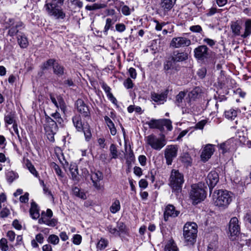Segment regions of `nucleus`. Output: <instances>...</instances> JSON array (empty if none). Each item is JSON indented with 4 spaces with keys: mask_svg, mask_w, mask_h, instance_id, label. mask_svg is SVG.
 Masks as SVG:
<instances>
[{
    "mask_svg": "<svg viewBox=\"0 0 251 251\" xmlns=\"http://www.w3.org/2000/svg\"><path fill=\"white\" fill-rule=\"evenodd\" d=\"M232 194L223 190L215 191L212 195V203L222 209H225L232 201Z\"/></svg>",
    "mask_w": 251,
    "mask_h": 251,
    "instance_id": "obj_1",
    "label": "nucleus"
},
{
    "mask_svg": "<svg viewBox=\"0 0 251 251\" xmlns=\"http://www.w3.org/2000/svg\"><path fill=\"white\" fill-rule=\"evenodd\" d=\"M184 182L183 174L176 170H173L170 177L169 185L173 192L178 193L181 191Z\"/></svg>",
    "mask_w": 251,
    "mask_h": 251,
    "instance_id": "obj_2",
    "label": "nucleus"
},
{
    "mask_svg": "<svg viewBox=\"0 0 251 251\" xmlns=\"http://www.w3.org/2000/svg\"><path fill=\"white\" fill-rule=\"evenodd\" d=\"M189 195L193 203L197 204L205 199L206 194L201 184H195L191 186Z\"/></svg>",
    "mask_w": 251,
    "mask_h": 251,
    "instance_id": "obj_3",
    "label": "nucleus"
},
{
    "mask_svg": "<svg viewBox=\"0 0 251 251\" xmlns=\"http://www.w3.org/2000/svg\"><path fill=\"white\" fill-rule=\"evenodd\" d=\"M44 8L49 16L56 19H63L65 17V13L61 8V5L46 1Z\"/></svg>",
    "mask_w": 251,
    "mask_h": 251,
    "instance_id": "obj_4",
    "label": "nucleus"
},
{
    "mask_svg": "<svg viewBox=\"0 0 251 251\" xmlns=\"http://www.w3.org/2000/svg\"><path fill=\"white\" fill-rule=\"evenodd\" d=\"M197 225L195 223H187L183 227V236L185 241L193 244L196 241Z\"/></svg>",
    "mask_w": 251,
    "mask_h": 251,
    "instance_id": "obj_5",
    "label": "nucleus"
},
{
    "mask_svg": "<svg viewBox=\"0 0 251 251\" xmlns=\"http://www.w3.org/2000/svg\"><path fill=\"white\" fill-rule=\"evenodd\" d=\"M145 141L149 146L156 151H160L167 143L164 135L158 137L151 134L146 137Z\"/></svg>",
    "mask_w": 251,
    "mask_h": 251,
    "instance_id": "obj_6",
    "label": "nucleus"
},
{
    "mask_svg": "<svg viewBox=\"0 0 251 251\" xmlns=\"http://www.w3.org/2000/svg\"><path fill=\"white\" fill-rule=\"evenodd\" d=\"M202 93L201 89L199 87L194 88L192 91L188 94L187 97L186 98V107L188 110L186 112L188 113L193 112L195 108V101L199 98Z\"/></svg>",
    "mask_w": 251,
    "mask_h": 251,
    "instance_id": "obj_7",
    "label": "nucleus"
},
{
    "mask_svg": "<svg viewBox=\"0 0 251 251\" xmlns=\"http://www.w3.org/2000/svg\"><path fill=\"white\" fill-rule=\"evenodd\" d=\"M53 213L50 209H48L46 212L41 213V217L38 220V223L45 224L50 226H55L57 224L56 219L52 218Z\"/></svg>",
    "mask_w": 251,
    "mask_h": 251,
    "instance_id": "obj_8",
    "label": "nucleus"
},
{
    "mask_svg": "<svg viewBox=\"0 0 251 251\" xmlns=\"http://www.w3.org/2000/svg\"><path fill=\"white\" fill-rule=\"evenodd\" d=\"M229 236L231 240H234L240 233V228L237 218H232L228 225Z\"/></svg>",
    "mask_w": 251,
    "mask_h": 251,
    "instance_id": "obj_9",
    "label": "nucleus"
},
{
    "mask_svg": "<svg viewBox=\"0 0 251 251\" xmlns=\"http://www.w3.org/2000/svg\"><path fill=\"white\" fill-rule=\"evenodd\" d=\"M178 147L177 145H168L164 151V156L166 163L171 165L173 159L177 156Z\"/></svg>",
    "mask_w": 251,
    "mask_h": 251,
    "instance_id": "obj_10",
    "label": "nucleus"
},
{
    "mask_svg": "<svg viewBox=\"0 0 251 251\" xmlns=\"http://www.w3.org/2000/svg\"><path fill=\"white\" fill-rule=\"evenodd\" d=\"M191 44V40L185 37H177L173 38L170 43V46L175 48H179L189 46Z\"/></svg>",
    "mask_w": 251,
    "mask_h": 251,
    "instance_id": "obj_11",
    "label": "nucleus"
},
{
    "mask_svg": "<svg viewBox=\"0 0 251 251\" xmlns=\"http://www.w3.org/2000/svg\"><path fill=\"white\" fill-rule=\"evenodd\" d=\"M215 145L213 144H208L204 147L201 155V160L203 162L207 161L213 154L215 149Z\"/></svg>",
    "mask_w": 251,
    "mask_h": 251,
    "instance_id": "obj_12",
    "label": "nucleus"
},
{
    "mask_svg": "<svg viewBox=\"0 0 251 251\" xmlns=\"http://www.w3.org/2000/svg\"><path fill=\"white\" fill-rule=\"evenodd\" d=\"M91 179L93 182V186L97 190L103 189V186L100 183V181L103 179V175L101 172L96 171L92 173Z\"/></svg>",
    "mask_w": 251,
    "mask_h": 251,
    "instance_id": "obj_13",
    "label": "nucleus"
},
{
    "mask_svg": "<svg viewBox=\"0 0 251 251\" xmlns=\"http://www.w3.org/2000/svg\"><path fill=\"white\" fill-rule=\"evenodd\" d=\"M179 211L177 210L173 205L168 204L165 208L164 212V220L167 221L169 217L175 218L179 215Z\"/></svg>",
    "mask_w": 251,
    "mask_h": 251,
    "instance_id": "obj_14",
    "label": "nucleus"
},
{
    "mask_svg": "<svg viewBox=\"0 0 251 251\" xmlns=\"http://www.w3.org/2000/svg\"><path fill=\"white\" fill-rule=\"evenodd\" d=\"M219 178L217 172L215 171H211L209 173L206 179V181L209 189H213L219 181Z\"/></svg>",
    "mask_w": 251,
    "mask_h": 251,
    "instance_id": "obj_15",
    "label": "nucleus"
},
{
    "mask_svg": "<svg viewBox=\"0 0 251 251\" xmlns=\"http://www.w3.org/2000/svg\"><path fill=\"white\" fill-rule=\"evenodd\" d=\"M195 57L200 60L206 58L208 55V48L206 46L201 45L194 50Z\"/></svg>",
    "mask_w": 251,
    "mask_h": 251,
    "instance_id": "obj_16",
    "label": "nucleus"
},
{
    "mask_svg": "<svg viewBox=\"0 0 251 251\" xmlns=\"http://www.w3.org/2000/svg\"><path fill=\"white\" fill-rule=\"evenodd\" d=\"M185 96V93L183 91L180 92L176 96V103L182 109L183 113H186V110H188L186 107V100L184 98Z\"/></svg>",
    "mask_w": 251,
    "mask_h": 251,
    "instance_id": "obj_17",
    "label": "nucleus"
},
{
    "mask_svg": "<svg viewBox=\"0 0 251 251\" xmlns=\"http://www.w3.org/2000/svg\"><path fill=\"white\" fill-rule=\"evenodd\" d=\"M51 127L49 125H46L45 126V130L48 134V138L51 141H54L53 134L55 133L57 131V125L55 123L52 121H51Z\"/></svg>",
    "mask_w": 251,
    "mask_h": 251,
    "instance_id": "obj_18",
    "label": "nucleus"
},
{
    "mask_svg": "<svg viewBox=\"0 0 251 251\" xmlns=\"http://www.w3.org/2000/svg\"><path fill=\"white\" fill-rule=\"evenodd\" d=\"M76 106L77 111L84 116H87L89 114V110L87 106L84 103V101L80 99L77 100Z\"/></svg>",
    "mask_w": 251,
    "mask_h": 251,
    "instance_id": "obj_19",
    "label": "nucleus"
},
{
    "mask_svg": "<svg viewBox=\"0 0 251 251\" xmlns=\"http://www.w3.org/2000/svg\"><path fill=\"white\" fill-rule=\"evenodd\" d=\"M230 28L232 33L234 36H240L241 37V35L242 34L241 32L242 28L241 21L237 20L236 21L231 22Z\"/></svg>",
    "mask_w": 251,
    "mask_h": 251,
    "instance_id": "obj_20",
    "label": "nucleus"
},
{
    "mask_svg": "<svg viewBox=\"0 0 251 251\" xmlns=\"http://www.w3.org/2000/svg\"><path fill=\"white\" fill-rule=\"evenodd\" d=\"M50 98L51 102L54 104L55 107L57 108L60 107L61 110L64 112L65 106L62 98L60 96H57L56 98H55L52 95H50Z\"/></svg>",
    "mask_w": 251,
    "mask_h": 251,
    "instance_id": "obj_21",
    "label": "nucleus"
},
{
    "mask_svg": "<svg viewBox=\"0 0 251 251\" xmlns=\"http://www.w3.org/2000/svg\"><path fill=\"white\" fill-rule=\"evenodd\" d=\"M151 98L152 100L159 104H163L167 99V94L164 93L158 94L152 93L151 95Z\"/></svg>",
    "mask_w": 251,
    "mask_h": 251,
    "instance_id": "obj_22",
    "label": "nucleus"
},
{
    "mask_svg": "<svg viewBox=\"0 0 251 251\" xmlns=\"http://www.w3.org/2000/svg\"><path fill=\"white\" fill-rule=\"evenodd\" d=\"M29 212L32 219H37L39 218V208L37 204L34 201L31 203V207Z\"/></svg>",
    "mask_w": 251,
    "mask_h": 251,
    "instance_id": "obj_23",
    "label": "nucleus"
},
{
    "mask_svg": "<svg viewBox=\"0 0 251 251\" xmlns=\"http://www.w3.org/2000/svg\"><path fill=\"white\" fill-rule=\"evenodd\" d=\"M176 0H161L160 6L165 11L171 9L176 3Z\"/></svg>",
    "mask_w": 251,
    "mask_h": 251,
    "instance_id": "obj_24",
    "label": "nucleus"
},
{
    "mask_svg": "<svg viewBox=\"0 0 251 251\" xmlns=\"http://www.w3.org/2000/svg\"><path fill=\"white\" fill-rule=\"evenodd\" d=\"M44 237L42 234L38 233L36 235L35 239H33L31 241V245L32 248H37L39 247L38 243L42 244L44 243Z\"/></svg>",
    "mask_w": 251,
    "mask_h": 251,
    "instance_id": "obj_25",
    "label": "nucleus"
},
{
    "mask_svg": "<svg viewBox=\"0 0 251 251\" xmlns=\"http://www.w3.org/2000/svg\"><path fill=\"white\" fill-rule=\"evenodd\" d=\"M251 34V19H247L245 23V29L241 37L246 38Z\"/></svg>",
    "mask_w": 251,
    "mask_h": 251,
    "instance_id": "obj_26",
    "label": "nucleus"
},
{
    "mask_svg": "<svg viewBox=\"0 0 251 251\" xmlns=\"http://www.w3.org/2000/svg\"><path fill=\"white\" fill-rule=\"evenodd\" d=\"M18 43L21 48H26L28 45L27 37L23 34H19L17 37Z\"/></svg>",
    "mask_w": 251,
    "mask_h": 251,
    "instance_id": "obj_27",
    "label": "nucleus"
},
{
    "mask_svg": "<svg viewBox=\"0 0 251 251\" xmlns=\"http://www.w3.org/2000/svg\"><path fill=\"white\" fill-rule=\"evenodd\" d=\"M70 171L73 180L78 181L79 180L78 168L75 164H71L70 166Z\"/></svg>",
    "mask_w": 251,
    "mask_h": 251,
    "instance_id": "obj_28",
    "label": "nucleus"
},
{
    "mask_svg": "<svg viewBox=\"0 0 251 251\" xmlns=\"http://www.w3.org/2000/svg\"><path fill=\"white\" fill-rule=\"evenodd\" d=\"M121 209L120 202L119 200L114 199L110 206L109 210L112 214H115L119 212Z\"/></svg>",
    "mask_w": 251,
    "mask_h": 251,
    "instance_id": "obj_29",
    "label": "nucleus"
},
{
    "mask_svg": "<svg viewBox=\"0 0 251 251\" xmlns=\"http://www.w3.org/2000/svg\"><path fill=\"white\" fill-rule=\"evenodd\" d=\"M148 125L151 128H157L162 131L161 119L151 120L148 122Z\"/></svg>",
    "mask_w": 251,
    "mask_h": 251,
    "instance_id": "obj_30",
    "label": "nucleus"
},
{
    "mask_svg": "<svg viewBox=\"0 0 251 251\" xmlns=\"http://www.w3.org/2000/svg\"><path fill=\"white\" fill-rule=\"evenodd\" d=\"M188 58V54L185 52H178L175 54L172 57L174 61L179 62L186 60Z\"/></svg>",
    "mask_w": 251,
    "mask_h": 251,
    "instance_id": "obj_31",
    "label": "nucleus"
},
{
    "mask_svg": "<svg viewBox=\"0 0 251 251\" xmlns=\"http://www.w3.org/2000/svg\"><path fill=\"white\" fill-rule=\"evenodd\" d=\"M178 249L174 242L172 240L168 241L166 244L164 248V251H178Z\"/></svg>",
    "mask_w": 251,
    "mask_h": 251,
    "instance_id": "obj_32",
    "label": "nucleus"
},
{
    "mask_svg": "<svg viewBox=\"0 0 251 251\" xmlns=\"http://www.w3.org/2000/svg\"><path fill=\"white\" fill-rule=\"evenodd\" d=\"M73 122L74 126L77 129L78 131H81L82 130L83 126L81 122V119L79 115H76L73 118Z\"/></svg>",
    "mask_w": 251,
    "mask_h": 251,
    "instance_id": "obj_33",
    "label": "nucleus"
},
{
    "mask_svg": "<svg viewBox=\"0 0 251 251\" xmlns=\"http://www.w3.org/2000/svg\"><path fill=\"white\" fill-rule=\"evenodd\" d=\"M6 177L7 181L9 183L12 182L14 180L19 177L18 174L13 171L8 170L6 173Z\"/></svg>",
    "mask_w": 251,
    "mask_h": 251,
    "instance_id": "obj_34",
    "label": "nucleus"
},
{
    "mask_svg": "<svg viewBox=\"0 0 251 251\" xmlns=\"http://www.w3.org/2000/svg\"><path fill=\"white\" fill-rule=\"evenodd\" d=\"M22 26V23H16L13 26H9V29L8 32V35L11 37H13L17 34L18 32L17 28Z\"/></svg>",
    "mask_w": 251,
    "mask_h": 251,
    "instance_id": "obj_35",
    "label": "nucleus"
},
{
    "mask_svg": "<svg viewBox=\"0 0 251 251\" xmlns=\"http://www.w3.org/2000/svg\"><path fill=\"white\" fill-rule=\"evenodd\" d=\"M225 115L226 118L227 119L233 120L237 115V111L234 109H230L226 111Z\"/></svg>",
    "mask_w": 251,
    "mask_h": 251,
    "instance_id": "obj_36",
    "label": "nucleus"
},
{
    "mask_svg": "<svg viewBox=\"0 0 251 251\" xmlns=\"http://www.w3.org/2000/svg\"><path fill=\"white\" fill-rule=\"evenodd\" d=\"M51 116L54 118L55 121L52 120L50 118H49L48 121V123L46 125H49L50 126H51V120L54 121L56 124V123L61 124L62 120V118L60 117V114L58 112H56L55 113L52 114Z\"/></svg>",
    "mask_w": 251,
    "mask_h": 251,
    "instance_id": "obj_37",
    "label": "nucleus"
},
{
    "mask_svg": "<svg viewBox=\"0 0 251 251\" xmlns=\"http://www.w3.org/2000/svg\"><path fill=\"white\" fill-rule=\"evenodd\" d=\"M25 165L26 168L28 169V170L29 171V172L35 177H39V174L38 172H37L36 170L35 169L34 166L32 164V163L27 160L26 161V162L25 163Z\"/></svg>",
    "mask_w": 251,
    "mask_h": 251,
    "instance_id": "obj_38",
    "label": "nucleus"
},
{
    "mask_svg": "<svg viewBox=\"0 0 251 251\" xmlns=\"http://www.w3.org/2000/svg\"><path fill=\"white\" fill-rule=\"evenodd\" d=\"M110 153L111 155V159H116L119 155V152L115 145L112 144L110 145L109 148Z\"/></svg>",
    "mask_w": 251,
    "mask_h": 251,
    "instance_id": "obj_39",
    "label": "nucleus"
},
{
    "mask_svg": "<svg viewBox=\"0 0 251 251\" xmlns=\"http://www.w3.org/2000/svg\"><path fill=\"white\" fill-rule=\"evenodd\" d=\"M161 126L162 130L164 129V127L165 126L167 129L171 131L173 129V126L172 125V122L169 119H161Z\"/></svg>",
    "mask_w": 251,
    "mask_h": 251,
    "instance_id": "obj_40",
    "label": "nucleus"
},
{
    "mask_svg": "<svg viewBox=\"0 0 251 251\" xmlns=\"http://www.w3.org/2000/svg\"><path fill=\"white\" fill-rule=\"evenodd\" d=\"M108 244V240L102 238L98 242L97 244V248L100 250H103L107 246Z\"/></svg>",
    "mask_w": 251,
    "mask_h": 251,
    "instance_id": "obj_41",
    "label": "nucleus"
},
{
    "mask_svg": "<svg viewBox=\"0 0 251 251\" xmlns=\"http://www.w3.org/2000/svg\"><path fill=\"white\" fill-rule=\"evenodd\" d=\"M53 72L58 75H61L64 73V69L58 63L56 62L53 65Z\"/></svg>",
    "mask_w": 251,
    "mask_h": 251,
    "instance_id": "obj_42",
    "label": "nucleus"
},
{
    "mask_svg": "<svg viewBox=\"0 0 251 251\" xmlns=\"http://www.w3.org/2000/svg\"><path fill=\"white\" fill-rule=\"evenodd\" d=\"M48 241L49 243L52 245H56L58 244L59 239L57 235L55 234H51L49 236Z\"/></svg>",
    "mask_w": 251,
    "mask_h": 251,
    "instance_id": "obj_43",
    "label": "nucleus"
},
{
    "mask_svg": "<svg viewBox=\"0 0 251 251\" xmlns=\"http://www.w3.org/2000/svg\"><path fill=\"white\" fill-rule=\"evenodd\" d=\"M55 63V60L52 59H49L43 64L42 68L43 70L49 69L51 67L53 68V65Z\"/></svg>",
    "mask_w": 251,
    "mask_h": 251,
    "instance_id": "obj_44",
    "label": "nucleus"
},
{
    "mask_svg": "<svg viewBox=\"0 0 251 251\" xmlns=\"http://www.w3.org/2000/svg\"><path fill=\"white\" fill-rule=\"evenodd\" d=\"M106 229L111 234L115 236H119V232H118V229L116 227L114 226L111 225H109L106 226Z\"/></svg>",
    "mask_w": 251,
    "mask_h": 251,
    "instance_id": "obj_45",
    "label": "nucleus"
},
{
    "mask_svg": "<svg viewBox=\"0 0 251 251\" xmlns=\"http://www.w3.org/2000/svg\"><path fill=\"white\" fill-rule=\"evenodd\" d=\"M73 194L77 197L82 199H85L86 198L85 194L83 192H80L79 189L77 187L73 188Z\"/></svg>",
    "mask_w": 251,
    "mask_h": 251,
    "instance_id": "obj_46",
    "label": "nucleus"
},
{
    "mask_svg": "<svg viewBox=\"0 0 251 251\" xmlns=\"http://www.w3.org/2000/svg\"><path fill=\"white\" fill-rule=\"evenodd\" d=\"M7 241L5 238H1L0 240V249L2 251H7L8 250Z\"/></svg>",
    "mask_w": 251,
    "mask_h": 251,
    "instance_id": "obj_47",
    "label": "nucleus"
},
{
    "mask_svg": "<svg viewBox=\"0 0 251 251\" xmlns=\"http://www.w3.org/2000/svg\"><path fill=\"white\" fill-rule=\"evenodd\" d=\"M117 228L118 229V232H119L118 236H121L122 234L126 233V226L123 222L118 223Z\"/></svg>",
    "mask_w": 251,
    "mask_h": 251,
    "instance_id": "obj_48",
    "label": "nucleus"
},
{
    "mask_svg": "<svg viewBox=\"0 0 251 251\" xmlns=\"http://www.w3.org/2000/svg\"><path fill=\"white\" fill-rule=\"evenodd\" d=\"M230 142V141H227L219 145V149L222 151V153L226 152L229 149V145Z\"/></svg>",
    "mask_w": 251,
    "mask_h": 251,
    "instance_id": "obj_49",
    "label": "nucleus"
},
{
    "mask_svg": "<svg viewBox=\"0 0 251 251\" xmlns=\"http://www.w3.org/2000/svg\"><path fill=\"white\" fill-rule=\"evenodd\" d=\"M113 24H114V22H112V20L111 19H106V24L104 28V32L105 33H107L108 31L110 28Z\"/></svg>",
    "mask_w": 251,
    "mask_h": 251,
    "instance_id": "obj_50",
    "label": "nucleus"
},
{
    "mask_svg": "<svg viewBox=\"0 0 251 251\" xmlns=\"http://www.w3.org/2000/svg\"><path fill=\"white\" fill-rule=\"evenodd\" d=\"M238 140L242 144L246 145L249 148H251V141L248 140L245 136H240Z\"/></svg>",
    "mask_w": 251,
    "mask_h": 251,
    "instance_id": "obj_51",
    "label": "nucleus"
},
{
    "mask_svg": "<svg viewBox=\"0 0 251 251\" xmlns=\"http://www.w3.org/2000/svg\"><path fill=\"white\" fill-rule=\"evenodd\" d=\"M82 241V237L79 234H75L73 237V243L76 245L80 244Z\"/></svg>",
    "mask_w": 251,
    "mask_h": 251,
    "instance_id": "obj_52",
    "label": "nucleus"
},
{
    "mask_svg": "<svg viewBox=\"0 0 251 251\" xmlns=\"http://www.w3.org/2000/svg\"><path fill=\"white\" fill-rule=\"evenodd\" d=\"M174 62L172 59L167 61L164 64V69L166 71H169L173 69Z\"/></svg>",
    "mask_w": 251,
    "mask_h": 251,
    "instance_id": "obj_53",
    "label": "nucleus"
},
{
    "mask_svg": "<svg viewBox=\"0 0 251 251\" xmlns=\"http://www.w3.org/2000/svg\"><path fill=\"white\" fill-rule=\"evenodd\" d=\"M4 121L6 124L9 125L14 124V116L11 114L6 115L4 117Z\"/></svg>",
    "mask_w": 251,
    "mask_h": 251,
    "instance_id": "obj_54",
    "label": "nucleus"
},
{
    "mask_svg": "<svg viewBox=\"0 0 251 251\" xmlns=\"http://www.w3.org/2000/svg\"><path fill=\"white\" fill-rule=\"evenodd\" d=\"M82 129L83 130L84 134L86 140L87 141H89L92 136L90 130L89 129V128H87L86 127L83 128Z\"/></svg>",
    "mask_w": 251,
    "mask_h": 251,
    "instance_id": "obj_55",
    "label": "nucleus"
},
{
    "mask_svg": "<svg viewBox=\"0 0 251 251\" xmlns=\"http://www.w3.org/2000/svg\"><path fill=\"white\" fill-rule=\"evenodd\" d=\"M191 31L195 33H201L202 31L201 27L200 25H192L190 27Z\"/></svg>",
    "mask_w": 251,
    "mask_h": 251,
    "instance_id": "obj_56",
    "label": "nucleus"
},
{
    "mask_svg": "<svg viewBox=\"0 0 251 251\" xmlns=\"http://www.w3.org/2000/svg\"><path fill=\"white\" fill-rule=\"evenodd\" d=\"M57 157L59 160L60 162L63 164V160H64L63 153L61 152V151L59 148H57L55 150Z\"/></svg>",
    "mask_w": 251,
    "mask_h": 251,
    "instance_id": "obj_57",
    "label": "nucleus"
},
{
    "mask_svg": "<svg viewBox=\"0 0 251 251\" xmlns=\"http://www.w3.org/2000/svg\"><path fill=\"white\" fill-rule=\"evenodd\" d=\"M124 85L126 89H130L133 87V83L131 79L128 78L124 82Z\"/></svg>",
    "mask_w": 251,
    "mask_h": 251,
    "instance_id": "obj_58",
    "label": "nucleus"
},
{
    "mask_svg": "<svg viewBox=\"0 0 251 251\" xmlns=\"http://www.w3.org/2000/svg\"><path fill=\"white\" fill-rule=\"evenodd\" d=\"M52 167H53V169L54 170L55 173L58 176H59L61 177H63L62 171L58 165H57L55 163H53L52 164Z\"/></svg>",
    "mask_w": 251,
    "mask_h": 251,
    "instance_id": "obj_59",
    "label": "nucleus"
},
{
    "mask_svg": "<svg viewBox=\"0 0 251 251\" xmlns=\"http://www.w3.org/2000/svg\"><path fill=\"white\" fill-rule=\"evenodd\" d=\"M10 213V212L9 209L7 208H4L0 212V217L2 218L7 217Z\"/></svg>",
    "mask_w": 251,
    "mask_h": 251,
    "instance_id": "obj_60",
    "label": "nucleus"
},
{
    "mask_svg": "<svg viewBox=\"0 0 251 251\" xmlns=\"http://www.w3.org/2000/svg\"><path fill=\"white\" fill-rule=\"evenodd\" d=\"M206 73V69L205 68H201L198 71L197 75L200 78H203L205 77Z\"/></svg>",
    "mask_w": 251,
    "mask_h": 251,
    "instance_id": "obj_61",
    "label": "nucleus"
},
{
    "mask_svg": "<svg viewBox=\"0 0 251 251\" xmlns=\"http://www.w3.org/2000/svg\"><path fill=\"white\" fill-rule=\"evenodd\" d=\"M71 3L75 6L79 8H81L83 6V2L80 0H70Z\"/></svg>",
    "mask_w": 251,
    "mask_h": 251,
    "instance_id": "obj_62",
    "label": "nucleus"
},
{
    "mask_svg": "<svg viewBox=\"0 0 251 251\" xmlns=\"http://www.w3.org/2000/svg\"><path fill=\"white\" fill-rule=\"evenodd\" d=\"M116 29L117 31L122 32L126 30V26L123 24H118L115 26Z\"/></svg>",
    "mask_w": 251,
    "mask_h": 251,
    "instance_id": "obj_63",
    "label": "nucleus"
},
{
    "mask_svg": "<svg viewBox=\"0 0 251 251\" xmlns=\"http://www.w3.org/2000/svg\"><path fill=\"white\" fill-rule=\"evenodd\" d=\"M15 236L16 234L15 232L12 230L8 231L7 233V236L11 242L14 241Z\"/></svg>",
    "mask_w": 251,
    "mask_h": 251,
    "instance_id": "obj_64",
    "label": "nucleus"
}]
</instances>
